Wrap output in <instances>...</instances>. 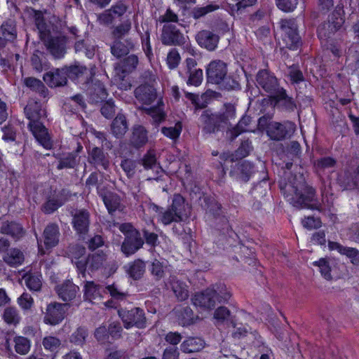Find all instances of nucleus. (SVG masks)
I'll return each mask as SVG.
<instances>
[{"label":"nucleus","instance_id":"6ab92c4d","mask_svg":"<svg viewBox=\"0 0 359 359\" xmlns=\"http://www.w3.org/2000/svg\"><path fill=\"white\" fill-rule=\"evenodd\" d=\"M60 229L57 224L50 223L44 229L43 232V241L46 250L55 247L60 241Z\"/></svg>","mask_w":359,"mask_h":359},{"label":"nucleus","instance_id":"412c9836","mask_svg":"<svg viewBox=\"0 0 359 359\" xmlns=\"http://www.w3.org/2000/svg\"><path fill=\"white\" fill-rule=\"evenodd\" d=\"M88 162L95 168H101L104 170H107L110 165L108 154L97 147H93L90 151Z\"/></svg>","mask_w":359,"mask_h":359},{"label":"nucleus","instance_id":"39448f33","mask_svg":"<svg viewBox=\"0 0 359 359\" xmlns=\"http://www.w3.org/2000/svg\"><path fill=\"white\" fill-rule=\"evenodd\" d=\"M228 121L226 112L213 113L210 109H205L200 116L202 132L205 134L217 133L228 124Z\"/></svg>","mask_w":359,"mask_h":359},{"label":"nucleus","instance_id":"473e14b6","mask_svg":"<svg viewBox=\"0 0 359 359\" xmlns=\"http://www.w3.org/2000/svg\"><path fill=\"white\" fill-rule=\"evenodd\" d=\"M205 346V341L199 337H188L180 345L183 353H192L201 351Z\"/></svg>","mask_w":359,"mask_h":359},{"label":"nucleus","instance_id":"e2e57ef3","mask_svg":"<svg viewBox=\"0 0 359 359\" xmlns=\"http://www.w3.org/2000/svg\"><path fill=\"white\" fill-rule=\"evenodd\" d=\"M2 39H5V44L8 41H13L16 36V30L12 24L8 22L3 24L1 26Z\"/></svg>","mask_w":359,"mask_h":359},{"label":"nucleus","instance_id":"3c124183","mask_svg":"<svg viewBox=\"0 0 359 359\" xmlns=\"http://www.w3.org/2000/svg\"><path fill=\"white\" fill-rule=\"evenodd\" d=\"M219 6L213 3L209 4L205 6H196L191 11V15L194 19H199L205 15L219 9Z\"/></svg>","mask_w":359,"mask_h":359},{"label":"nucleus","instance_id":"37998d69","mask_svg":"<svg viewBox=\"0 0 359 359\" xmlns=\"http://www.w3.org/2000/svg\"><path fill=\"white\" fill-rule=\"evenodd\" d=\"M171 289L180 301H184L189 297L187 286L182 281L172 278L170 283Z\"/></svg>","mask_w":359,"mask_h":359},{"label":"nucleus","instance_id":"f03ea898","mask_svg":"<svg viewBox=\"0 0 359 359\" xmlns=\"http://www.w3.org/2000/svg\"><path fill=\"white\" fill-rule=\"evenodd\" d=\"M228 69L226 62L220 60L210 62L206 67V76L208 83L221 84L222 88L230 90L239 88L238 82L231 76H228Z\"/></svg>","mask_w":359,"mask_h":359},{"label":"nucleus","instance_id":"0e129e2a","mask_svg":"<svg viewBox=\"0 0 359 359\" xmlns=\"http://www.w3.org/2000/svg\"><path fill=\"white\" fill-rule=\"evenodd\" d=\"M182 131V126L180 123H177L175 126L163 127L161 128L162 133L172 140L177 139Z\"/></svg>","mask_w":359,"mask_h":359},{"label":"nucleus","instance_id":"774afa93","mask_svg":"<svg viewBox=\"0 0 359 359\" xmlns=\"http://www.w3.org/2000/svg\"><path fill=\"white\" fill-rule=\"evenodd\" d=\"M61 345L60 340L53 336H48L43 339V346L46 350L55 351Z\"/></svg>","mask_w":359,"mask_h":359},{"label":"nucleus","instance_id":"0eeeda50","mask_svg":"<svg viewBox=\"0 0 359 359\" xmlns=\"http://www.w3.org/2000/svg\"><path fill=\"white\" fill-rule=\"evenodd\" d=\"M118 314L126 329L133 327L143 329L147 327L145 313L143 309L139 307H133L131 309L121 308L118 310Z\"/></svg>","mask_w":359,"mask_h":359},{"label":"nucleus","instance_id":"de8ad7c7","mask_svg":"<svg viewBox=\"0 0 359 359\" xmlns=\"http://www.w3.org/2000/svg\"><path fill=\"white\" fill-rule=\"evenodd\" d=\"M88 336V331L87 328L79 327L71 334L69 341L76 346H83Z\"/></svg>","mask_w":359,"mask_h":359},{"label":"nucleus","instance_id":"2f4dec72","mask_svg":"<svg viewBox=\"0 0 359 359\" xmlns=\"http://www.w3.org/2000/svg\"><path fill=\"white\" fill-rule=\"evenodd\" d=\"M178 323L183 327L189 326L194 323L195 316L189 306H180L175 309Z\"/></svg>","mask_w":359,"mask_h":359},{"label":"nucleus","instance_id":"a18cd8bd","mask_svg":"<svg viewBox=\"0 0 359 359\" xmlns=\"http://www.w3.org/2000/svg\"><path fill=\"white\" fill-rule=\"evenodd\" d=\"M132 27L130 20L128 19L117 26L111 31V36L114 39H125L124 36L128 34Z\"/></svg>","mask_w":359,"mask_h":359},{"label":"nucleus","instance_id":"f257e3e1","mask_svg":"<svg viewBox=\"0 0 359 359\" xmlns=\"http://www.w3.org/2000/svg\"><path fill=\"white\" fill-rule=\"evenodd\" d=\"M284 190L288 192V200L290 203L298 208H307L324 212L326 210L325 197L323 195L322 202L316 198L315 189L308 185L302 176L295 177L293 182L286 184Z\"/></svg>","mask_w":359,"mask_h":359},{"label":"nucleus","instance_id":"ea45409f","mask_svg":"<svg viewBox=\"0 0 359 359\" xmlns=\"http://www.w3.org/2000/svg\"><path fill=\"white\" fill-rule=\"evenodd\" d=\"M24 86L31 90L38 93L40 95L46 97L48 93V89L43 82L34 77H26L22 80Z\"/></svg>","mask_w":359,"mask_h":359},{"label":"nucleus","instance_id":"a878e982","mask_svg":"<svg viewBox=\"0 0 359 359\" xmlns=\"http://www.w3.org/2000/svg\"><path fill=\"white\" fill-rule=\"evenodd\" d=\"M55 290L59 297L63 301L67 302L76 297L79 287L71 280H67L57 285Z\"/></svg>","mask_w":359,"mask_h":359},{"label":"nucleus","instance_id":"6e6d98bb","mask_svg":"<svg viewBox=\"0 0 359 359\" xmlns=\"http://www.w3.org/2000/svg\"><path fill=\"white\" fill-rule=\"evenodd\" d=\"M337 161L330 156L322 157L314 162V166L318 171H324L335 167Z\"/></svg>","mask_w":359,"mask_h":359},{"label":"nucleus","instance_id":"393cba45","mask_svg":"<svg viewBox=\"0 0 359 359\" xmlns=\"http://www.w3.org/2000/svg\"><path fill=\"white\" fill-rule=\"evenodd\" d=\"M90 86L87 88L89 99L93 103H98L104 100L107 97V93L103 83L96 80L90 81Z\"/></svg>","mask_w":359,"mask_h":359},{"label":"nucleus","instance_id":"ddd939ff","mask_svg":"<svg viewBox=\"0 0 359 359\" xmlns=\"http://www.w3.org/2000/svg\"><path fill=\"white\" fill-rule=\"evenodd\" d=\"M128 6L119 1L114 4L109 9L105 10L97 16V20L100 25H109L112 24L116 18L122 17L128 11Z\"/></svg>","mask_w":359,"mask_h":359},{"label":"nucleus","instance_id":"72a5a7b5","mask_svg":"<svg viewBox=\"0 0 359 359\" xmlns=\"http://www.w3.org/2000/svg\"><path fill=\"white\" fill-rule=\"evenodd\" d=\"M130 141L131 144L137 149L146 144L148 141V136L144 127L142 126H134Z\"/></svg>","mask_w":359,"mask_h":359},{"label":"nucleus","instance_id":"20e7f679","mask_svg":"<svg viewBox=\"0 0 359 359\" xmlns=\"http://www.w3.org/2000/svg\"><path fill=\"white\" fill-rule=\"evenodd\" d=\"M38 28L40 30V39L50 55L55 60L63 58L67 53L68 38L62 34L50 35V33L42 31L39 25Z\"/></svg>","mask_w":359,"mask_h":359},{"label":"nucleus","instance_id":"bf43d9fd","mask_svg":"<svg viewBox=\"0 0 359 359\" xmlns=\"http://www.w3.org/2000/svg\"><path fill=\"white\" fill-rule=\"evenodd\" d=\"M5 322L8 324L16 325L20 320L18 310L14 307H7L3 314Z\"/></svg>","mask_w":359,"mask_h":359},{"label":"nucleus","instance_id":"aec40b11","mask_svg":"<svg viewBox=\"0 0 359 359\" xmlns=\"http://www.w3.org/2000/svg\"><path fill=\"white\" fill-rule=\"evenodd\" d=\"M134 48L135 43L131 38L114 39L111 46V53L114 57L120 58L126 56Z\"/></svg>","mask_w":359,"mask_h":359},{"label":"nucleus","instance_id":"c9c22d12","mask_svg":"<svg viewBox=\"0 0 359 359\" xmlns=\"http://www.w3.org/2000/svg\"><path fill=\"white\" fill-rule=\"evenodd\" d=\"M140 162L146 170H154L157 174L163 172L159 163H157L156 151L154 149L147 151Z\"/></svg>","mask_w":359,"mask_h":359},{"label":"nucleus","instance_id":"09e8293b","mask_svg":"<svg viewBox=\"0 0 359 359\" xmlns=\"http://www.w3.org/2000/svg\"><path fill=\"white\" fill-rule=\"evenodd\" d=\"M251 118L248 116H244L237 123L236 127H234L232 130L229 131L230 139L233 140L236 139L241 133L245 132L248 130L247 126L250 123Z\"/></svg>","mask_w":359,"mask_h":359},{"label":"nucleus","instance_id":"423d86ee","mask_svg":"<svg viewBox=\"0 0 359 359\" xmlns=\"http://www.w3.org/2000/svg\"><path fill=\"white\" fill-rule=\"evenodd\" d=\"M282 32L283 45L290 50H297L302 44L298 27L293 19H283L279 22Z\"/></svg>","mask_w":359,"mask_h":359},{"label":"nucleus","instance_id":"c85d7f7f","mask_svg":"<svg viewBox=\"0 0 359 359\" xmlns=\"http://www.w3.org/2000/svg\"><path fill=\"white\" fill-rule=\"evenodd\" d=\"M276 104L283 107L287 111H294L296 104L292 97L287 95L285 90L280 88L274 94L271 96Z\"/></svg>","mask_w":359,"mask_h":359},{"label":"nucleus","instance_id":"2eb2a0df","mask_svg":"<svg viewBox=\"0 0 359 359\" xmlns=\"http://www.w3.org/2000/svg\"><path fill=\"white\" fill-rule=\"evenodd\" d=\"M256 81L259 86L269 93L271 96L280 88L276 76L266 69L258 72Z\"/></svg>","mask_w":359,"mask_h":359},{"label":"nucleus","instance_id":"7ed1b4c3","mask_svg":"<svg viewBox=\"0 0 359 359\" xmlns=\"http://www.w3.org/2000/svg\"><path fill=\"white\" fill-rule=\"evenodd\" d=\"M109 227L111 226L118 225L119 230L124 235V240L121 245V251L126 257L135 254L140 250L144 243V240L142 237L140 232L136 229L130 223H118L109 222Z\"/></svg>","mask_w":359,"mask_h":359},{"label":"nucleus","instance_id":"603ef678","mask_svg":"<svg viewBox=\"0 0 359 359\" xmlns=\"http://www.w3.org/2000/svg\"><path fill=\"white\" fill-rule=\"evenodd\" d=\"M219 6L213 3L209 4L205 6H196L191 11V15L194 19H199L205 15L219 9Z\"/></svg>","mask_w":359,"mask_h":359},{"label":"nucleus","instance_id":"052dcab7","mask_svg":"<svg viewBox=\"0 0 359 359\" xmlns=\"http://www.w3.org/2000/svg\"><path fill=\"white\" fill-rule=\"evenodd\" d=\"M252 142L248 140L242 142L241 146L234 151L236 159H242L250 154L252 151Z\"/></svg>","mask_w":359,"mask_h":359},{"label":"nucleus","instance_id":"58836bf2","mask_svg":"<svg viewBox=\"0 0 359 359\" xmlns=\"http://www.w3.org/2000/svg\"><path fill=\"white\" fill-rule=\"evenodd\" d=\"M182 79L186 80L188 86H199L203 79V72L201 69H193L191 71L185 72V74L180 72Z\"/></svg>","mask_w":359,"mask_h":359},{"label":"nucleus","instance_id":"bb28decb","mask_svg":"<svg viewBox=\"0 0 359 359\" xmlns=\"http://www.w3.org/2000/svg\"><path fill=\"white\" fill-rule=\"evenodd\" d=\"M0 232L10 236L15 240H19L25 234V230L22 224L15 221H5L2 222Z\"/></svg>","mask_w":359,"mask_h":359},{"label":"nucleus","instance_id":"f8f14e48","mask_svg":"<svg viewBox=\"0 0 359 359\" xmlns=\"http://www.w3.org/2000/svg\"><path fill=\"white\" fill-rule=\"evenodd\" d=\"M139 64V58L135 54L127 55L114 67L116 79L123 81L125 77L134 72Z\"/></svg>","mask_w":359,"mask_h":359},{"label":"nucleus","instance_id":"5701e85b","mask_svg":"<svg viewBox=\"0 0 359 359\" xmlns=\"http://www.w3.org/2000/svg\"><path fill=\"white\" fill-rule=\"evenodd\" d=\"M136 99L143 104H150L156 98L155 88L149 84L140 85L134 91Z\"/></svg>","mask_w":359,"mask_h":359},{"label":"nucleus","instance_id":"8fccbe9b","mask_svg":"<svg viewBox=\"0 0 359 359\" xmlns=\"http://www.w3.org/2000/svg\"><path fill=\"white\" fill-rule=\"evenodd\" d=\"M4 260L11 266L20 265L24 261V255L19 249L13 248L4 257Z\"/></svg>","mask_w":359,"mask_h":359},{"label":"nucleus","instance_id":"4be33fe9","mask_svg":"<svg viewBox=\"0 0 359 359\" xmlns=\"http://www.w3.org/2000/svg\"><path fill=\"white\" fill-rule=\"evenodd\" d=\"M68 193L62 190L60 193L49 196L42 206V210L46 214H51L62 206L67 200Z\"/></svg>","mask_w":359,"mask_h":359},{"label":"nucleus","instance_id":"4c0bfd02","mask_svg":"<svg viewBox=\"0 0 359 359\" xmlns=\"http://www.w3.org/2000/svg\"><path fill=\"white\" fill-rule=\"evenodd\" d=\"M98 194L102 196V201L109 214L112 215L114 212L119 208L121 198L116 194L108 192L104 194L100 191H98Z\"/></svg>","mask_w":359,"mask_h":359},{"label":"nucleus","instance_id":"a211bd4d","mask_svg":"<svg viewBox=\"0 0 359 359\" xmlns=\"http://www.w3.org/2000/svg\"><path fill=\"white\" fill-rule=\"evenodd\" d=\"M24 111L29 120L28 125L41 123V119L46 117V111L42 109L41 104L32 99L29 100Z\"/></svg>","mask_w":359,"mask_h":359},{"label":"nucleus","instance_id":"dca6fc26","mask_svg":"<svg viewBox=\"0 0 359 359\" xmlns=\"http://www.w3.org/2000/svg\"><path fill=\"white\" fill-rule=\"evenodd\" d=\"M67 76L71 79H80V82L84 84L89 85L90 81H92V78L94 74L92 69H88L86 67L80 65L79 64H75L71 65L65 69Z\"/></svg>","mask_w":359,"mask_h":359},{"label":"nucleus","instance_id":"f704fd0d","mask_svg":"<svg viewBox=\"0 0 359 359\" xmlns=\"http://www.w3.org/2000/svg\"><path fill=\"white\" fill-rule=\"evenodd\" d=\"M340 27V23L337 22H324L318 28V36L320 39L325 41L331 38Z\"/></svg>","mask_w":359,"mask_h":359},{"label":"nucleus","instance_id":"49530a36","mask_svg":"<svg viewBox=\"0 0 359 359\" xmlns=\"http://www.w3.org/2000/svg\"><path fill=\"white\" fill-rule=\"evenodd\" d=\"M23 279L26 286L32 291H39L42 286L41 275L38 273H27Z\"/></svg>","mask_w":359,"mask_h":359},{"label":"nucleus","instance_id":"c03bdc74","mask_svg":"<svg viewBox=\"0 0 359 359\" xmlns=\"http://www.w3.org/2000/svg\"><path fill=\"white\" fill-rule=\"evenodd\" d=\"M163 102L161 100L158 102L157 106L144 108V110L147 114L151 116L155 123L159 124L165 120L166 116L163 111Z\"/></svg>","mask_w":359,"mask_h":359},{"label":"nucleus","instance_id":"a19ab883","mask_svg":"<svg viewBox=\"0 0 359 359\" xmlns=\"http://www.w3.org/2000/svg\"><path fill=\"white\" fill-rule=\"evenodd\" d=\"M101 287L93 281H86L84 285V298L90 302L101 297Z\"/></svg>","mask_w":359,"mask_h":359},{"label":"nucleus","instance_id":"9d476101","mask_svg":"<svg viewBox=\"0 0 359 359\" xmlns=\"http://www.w3.org/2000/svg\"><path fill=\"white\" fill-rule=\"evenodd\" d=\"M72 217V224L76 233L83 237L86 236L89 230L90 213L85 209L74 210L71 212Z\"/></svg>","mask_w":359,"mask_h":359},{"label":"nucleus","instance_id":"9b49d317","mask_svg":"<svg viewBox=\"0 0 359 359\" xmlns=\"http://www.w3.org/2000/svg\"><path fill=\"white\" fill-rule=\"evenodd\" d=\"M161 42L166 46H182L186 39L182 32L174 25H165L161 36Z\"/></svg>","mask_w":359,"mask_h":359},{"label":"nucleus","instance_id":"13d9d810","mask_svg":"<svg viewBox=\"0 0 359 359\" xmlns=\"http://www.w3.org/2000/svg\"><path fill=\"white\" fill-rule=\"evenodd\" d=\"M88 269L91 271L97 270L100 268L104 261L105 260V255L102 253H95L88 255L87 257Z\"/></svg>","mask_w":359,"mask_h":359},{"label":"nucleus","instance_id":"680f3d73","mask_svg":"<svg viewBox=\"0 0 359 359\" xmlns=\"http://www.w3.org/2000/svg\"><path fill=\"white\" fill-rule=\"evenodd\" d=\"M269 189V183L266 180H263L257 184L252 189V194L255 198H262L266 196Z\"/></svg>","mask_w":359,"mask_h":359},{"label":"nucleus","instance_id":"864d4df0","mask_svg":"<svg viewBox=\"0 0 359 359\" xmlns=\"http://www.w3.org/2000/svg\"><path fill=\"white\" fill-rule=\"evenodd\" d=\"M77 154L69 153L60 159L57 169L74 168L77 165Z\"/></svg>","mask_w":359,"mask_h":359},{"label":"nucleus","instance_id":"7c9ffc66","mask_svg":"<svg viewBox=\"0 0 359 359\" xmlns=\"http://www.w3.org/2000/svg\"><path fill=\"white\" fill-rule=\"evenodd\" d=\"M127 274L133 280H137L142 278L145 269L146 264L141 259H137L130 262L126 267Z\"/></svg>","mask_w":359,"mask_h":359},{"label":"nucleus","instance_id":"e433bc0d","mask_svg":"<svg viewBox=\"0 0 359 359\" xmlns=\"http://www.w3.org/2000/svg\"><path fill=\"white\" fill-rule=\"evenodd\" d=\"M128 130L127 121L123 114H118L111 125L112 134L117 138L122 137Z\"/></svg>","mask_w":359,"mask_h":359},{"label":"nucleus","instance_id":"1a4fd4ad","mask_svg":"<svg viewBox=\"0 0 359 359\" xmlns=\"http://www.w3.org/2000/svg\"><path fill=\"white\" fill-rule=\"evenodd\" d=\"M67 304L53 302L49 304L46 309L43 322L50 325L60 323L66 316Z\"/></svg>","mask_w":359,"mask_h":359},{"label":"nucleus","instance_id":"c756f323","mask_svg":"<svg viewBox=\"0 0 359 359\" xmlns=\"http://www.w3.org/2000/svg\"><path fill=\"white\" fill-rule=\"evenodd\" d=\"M187 204H186V201L184 198L180 194H174L172 203L169 206L174 212L175 216H177L179 218H182L183 221L188 218V214L187 213Z\"/></svg>","mask_w":359,"mask_h":359},{"label":"nucleus","instance_id":"b1692460","mask_svg":"<svg viewBox=\"0 0 359 359\" xmlns=\"http://www.w3.org/2000/svg\"><path fill=\"white\" fill-rule=\"evenodd\" d=\"M65 69H56L43 75L44 81L51 88L65 86L67 82Z\"/></svg>","mask_w":359,"mask_h":359},{"label":"nucleus","instance_id":"6e6552de","mask_svg":"<svg viewBox=\"0 0 359 359\" xmlns=\"http://www.w3.org/2000/svg\"><path fill=\"white\" fill-rule=\"evenodd\" d=\"M295 130V124L291 121L283 123L271 121L267 130V135L271 140L281 141L289 138Z\"/></svg>","mask_w":359,"mask_h":359},{"label":"nucleus","instance_id":"cd10ccee","mask_svg":"<svg viewBox=\"0 0 359 359\" xmlns=\"http://www.w3.org/2000/svg\"><path fill=\"white\" fill-rule=\"evenodd\" d=\"M28 127L36 140L44 148L49 149L51 147V142L47 129L42 123H32V125H28Z\"/></svg>","mask_w":359,"mask_h":359},{"label":"nucleus","instance_id":"5fc2aeb1","mask_svg":"<svg viewBox=\"0 0 359 359\" xmlns=\"http://www.w3.org/2000/svg\"><path fill=\"white\" fill-rule=\"evenodd\" d=\"M174 212L169 207L164 211H161L159 221L164 225H169L172 222L180 223L183 222L182 218H179L174 215Z\"/></svg>","mask_w":359,"mask_h":359},{"label":"nucleus","instance_id":"4468645a","mask_svg":"<svg viewBox=\"0 0 359 359\" xmlns=\"http://www.w3.org/2000/svg\"><path fill=\"white\" fill-rule=\"evenodd\" d=\"M219 36L208 29H203L197 32L195 39L198 45L208 51H214L218 46Z\"/></svg>","mask_w":359,"mask_h":359},{"label":"nucleus","instance_id":"4d7b16f0","mask_svg":"<svg viewBox=\"0 0 359 359\" xmlns=\"http://www.w3.org/2000/svg\"><path fill=\"white\" fill-rule=\"evenodd\" d=\"M15 351L21 355H25L30 348L29 340L24 337H16L14 338Z\"/></svg>","mask_w":359,"mask_h":359},{"label":"nucleus","instance_id":"69168bd1","mask_svg":"<svg viewBox=\"0 0 359 359\" xmlns=\"http://www.w3.org/2000/svg\"><path fill=\"white\" fill-rule=\"evenodd\" d=\"M150 271L157 280L161 279L165 275L163 264L158 259H154L152 262Z\"/></svg>","mask_w":359,"mask_h":359},{"label":"nucleus","instance_id":"79ce46f5","mask_svg":"<svg viewBox=\"0 0 359 359\" xmlns=\"http://www.w3.org/2000/svg\"><path fill=\"white\" fill-rule=\"evenodd\" d=\"M254 171V165L248 161H244L237 165L236 172L238 177L243 182H248Z\"/></svg>","mask_w":359,"mask_h":359},{"label":"nucleus","instance_id":"f3484780","mask_svg":"<svg viewBox=\"0 0 359 359\" xmlns=\"http://www.w3.org/2000/svg\"><path fill=\"white\" fill-rule=\"evenodd\" d=\"M217 291L207 289L205 291L195 294L191 298L193 304L196 306L205 309H212L215 306Z\"/></svg>","mask_w":359,"mask_h":359},{"label":"nucleus","instance_id":"338daca9","mask_svg":"<svg viewBox=\"0 0 359 359\" xmlns=\"http://www.w3.org/2000/svg\"><path fill=\"white\" fill-rule=\"evenodd\" d=\"M136 165V161L130 158H125L122 160L121 163V168L128 177H133L134 176Z\"/></svg>","mask_w":359,"mask_h":359}]
</instances>
